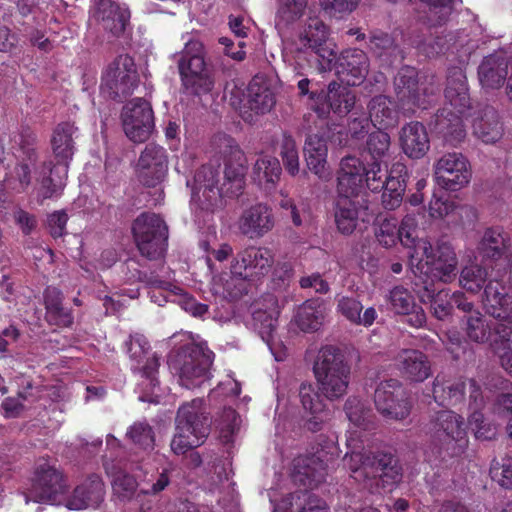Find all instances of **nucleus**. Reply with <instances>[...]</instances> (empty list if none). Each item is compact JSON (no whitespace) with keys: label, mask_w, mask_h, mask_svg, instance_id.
Instances as JSON below:
<instances>
[{"label":"nucleus","mask_w":512,"mask_h":512,"mask_svg":"<svg viewBox=\"0 0 512 512\" xmlns=\"http://www.w3.org/2000/svg\"><path fill=\"white\" fill-rule=\"evenodd\" d=\"M213 144L224 158V182L218 187L219 170L212 165L201 166L194 177L193 198L203 209L211 208L219 197H238L245 187L247 160L236 141L225 134L214 137Z\"/></svg>","instance_id":"f257e3e1"},{"label":"nucleus","mask_w":512,"mask_h":512,"mask_svg":"<svg viewBox=\"0 0 512 512\" xmlns=\"http://www.w3.org/2000/svg\"><path fill=\"white\" fill-rule=\"evenodd\" d=\"M453 78L455 87H450V144L465 138L467 124H471L474 134L483 142H496L502 135L498 113L493 108L477 112L471 106L462 67L453 72Z\"/></svg>","instance_id":"f03ea898"},{"label":"nucleus","mask_w":512,"mask_h":512,"mask_svg":"<svg viewBox=\"0 0 512 512\" xmlns=\"http://www.w3.org/2000/svg\"><path fill=\"white\" fill-rule=\"evenodd\" d=\"M346 452L343 462L351 471V477L374 493L381 486L391 490L401 479V467L397 459L390 453L378 452L376 454L362 453L351 448Z\"/></svg>","instance_id":"7ed1b4c3"},{"label":"nucleus","mask_w":512,"mask_h":512,"mask_svg":"<svg viewBox=\"0 0 512 512\" xmlns=\"http://www.w3.org/2000/svg\"><path fill=\"white\" fill-rule=\"evenodd\" d=\"M313 373L319 391L328 400L340 399L347 393L351 365L340 348L333 345L322 347L314 361Z\"/></svg>","instance_id":"20e7f679"},{"label":"nucleus","mask_w":512,"mask_h":512,"mask_svg":"<svg viewBox=\"0 0 512 512\" xmlns=\"http://www.w3.org/2000/svg\"><path fill=\"white\" fill-rule=\"evenodd\" d=\"M214 357L206 342L189 343L169 356L168 365L182 387L194 389L210 380Z\"/></svg>","instance_id":"39448f33"},{"label":"nucleus","mask_w":512,"mask_h":512,"mask_svg":"<svg viewBox=\"0 0 512 512\" xmlns=\"http://www.w3.org/2000/svg\"><path fill=\"white\" fill-rule=\"evenodd\" d=\"M175 422L176 434L170 447L176 455L185 454L200 446L209 435L210 423L203 400L200 398L181 405Z\"/></svg>","instance_id":"423d86ee"},{"label":"nucleus","mask_w":512,"mask_h":512,"mask_svg":"<svg viewBox=\"0 0 512 512\" xmlns=\"http://www.w3.org/2000/svg\"><path fill=\"white\" fill-rule=\"evenodd\" d=\"M507 303L508 298L497 287H487L485 309L498 321L494 326L491 348L502 368L512 376V307H508Z\"/></svg>","instance_id":"0eeeda50"},{"label":"nucleus","mask_w":512,"mask_h":512,"mask_svg":"<svg viewBox=\"0 0 512 512\" xmlns=\"http://www.w3.org/2000/svg\"><path fill=\"white\" fill-rule=\"evenodd\" d=\"M132 234L140 254L148 260L164 257L168 242V226L157 214L143 212L132 223Z\"/></svg>","instance_id":"6e6552de"},{"label":"nucleus","mask_w":512,"mask_h":512,"mask_svg":"<svg viewBox=\"0 0 512 512\" xmlns=\"http://www.w3.org/2000/svg\"><path fill=\"white\" fill-rule=\"evenodd\" d=\"M138 83L139 76L133 58L122 54L103 70L100 91L112 100L122 101L133 93Z\"/></svg>","instance_id":"1a4fd4ad"},{"label":"nucleus","mask_w":512,"mask_h":512,"mask_svg":"<svg viewBox=\"0 0 512 512\" xmlns=\"http://www.w3.org/2000/svg\"><path fill=\"white\" fill-rule=\"evenodd\" d=\"M274 256L265 247L248 246L233 257L230 265L232 275L242 277L249 284L257 283L272 270Z\"/></svg>","instance_id":"9d476101"},{"label":"nucleus","mask_w":512,"mask_h":512,"mask_svg":"<svg viewBox=\"0 0 512 512\" xmlns=\"http://www.w3.org/2000/svg\"><path fill=\"white\" fill-rule=\"evenodd\" d=\"M121 119L125 135L134 143L145 142L155 129L152 106L143 98H135L125 104Z\"/></svg>","instance_id":"9b49d317"},{"label":"nucleus","mask_w":512,"mask_h":512,"mask_svg":"<svg viewBox=\"0 0 512 512\" xmlns=\"http://www.w3.org/2000/svg\"><path fill=\"white\" fill-rule=\"evenodd\" d=\"M169 155L167 150L154 142L145 145L135 165V174L139 183L155 188L167 177Z\"/></svg>","instance_id":"f8f14e48"},{"label":"nucleus","mask_w":512,"mask_h":512,"mask_svg":"<svg viewBox=\"0 0 512 512\" xmlns=\"http://www.w3.org/2000/svg\"><path fill=\"white\" fill-rule=\"evenodd\" d=\"M125 352L131 361V370L149 381L151 388L159 384L160 357L152 352L151 346L142 334H131L124 342Z\"/></svg>","instance_id":"ddd939ff"},{"label":"nucleus","mask_w":512,"mask_h":512,"mask_svg":"<svg viewBox=\"0 0 512 512\" xmlns=\"http://www.w3.org/2000/svg\"><path fill=\"white\" fill-rule=\"evenodd\" d=\"M374 404L378 412L388 420H403L411 411L407 393L396 379L385 380L377 385Z\"/></svg>","instance_id":"4468645a"},{"label":"nucleus","mask_w":512,"mask_h":512,"mask_svg":"<svg viewBox=\"0 0 512 512\" xmlns=\"http://www.w3.org/2000/svg\"><path fill=\"white\" fill-rule=\"evenodd\" d=\"M310 99L314 101L313 110L320 118H327L332 111L338 116H346L356 103L355 93L347 86L335 81L329 83L327 91H312Z\"/></svg>","instance_id":"2eb2a0df"},{"label":"nucleus","mask_w":512,"mask_h":512,"mask_svg":"<svg viewBox=\"0 0 512 512\" xmlns=\"http://www.w3.org/2000/svg\"><path fill=\"white\" fill-rule=\"evenodd\" d=\"M394 90L399 109L405 115L414 114L416 108L426 109L430 101L426 90L420 92L417 70L410 66L402 67L394 78Z\"/></svg>","instance_id":"dca6fc26"},{"label":"nucleus","mask_w":512,"mask_h":512,"mask_svg":"<svg viewBox=\"0 0 512 512\" xmlns=\"http://www.w3.org/2000/svg\"><path fill=\"white\" fill-rule=\"evenodd\" d=\"M66 491L62 473L48 463L39 464L36 468L31 487L26 495V502L53 504L57 496Z\"/></svg>","instance_id":"f3484780"},{"label":"nucleus","mask_w":512,"mask_h":512,"mask_svg":"<svg viewBox=\"0 0 512 512\" xmlns=\"http://www.w3.org/2000/svg\"><path fill=\"white\" fill-rule=\"evenodd\" d=\"M328 62V69H334L338 78L347 86L361 84L369 70V60L364 51L360 49L344 50L337 58L333 54Z\"/></svg>","instance_id":"a211bd4d"},{"label":"nucleus","mask_w":512,"mask_h":512,"mask_svg":"<svg viewBox=\"0 0 512 512\" xmlns=\"http://www.w3.org/2000/svg\"><path fill=\"white\" fill-rule=\"evenodd\" d=\"M328 37V29L325 23L318 17H309L294 42V52L300 59L302 54L311 51L329 63L333 59V50L324 47Z\"/></svg>","instance_id":"6ab92c4d"},{"label":"nucleus","mask_w":512,"mask_h":512,"mask_svg":"<svg viewBox=\"0 0 512 512\" xmlns=\"http://www.w3.org/2000/svg\"><path fill=\"white\" fill-rule=\"evenodd\" d=\"M327 459L322 452L302 455L294 459L292 480L294 484L308 489H314L324 482L327 475Z\"/></svg>","instance_id":"aec40b11"},{"label":"nucleus","mask_w":512,"mask_h":512,"mask_svg":"<svg viewBox=\"0 0 512 512\" xmlns=\"http://www.w3.org/2000/svg\"><path fill=\"white\" fill-rule=\"evenodd\" d=\"M274 225L273 211L263 203H257L245 209L237 222L240 233L249 239L263 237L273 229Z\"/></svg>","instance_id":"412c9836"},{"label":"nucleus","mask_w":512,"mask_h":512,"mask_svg":"<svg viewBox=\"0 0 512 512\" xmlns=\"http://www.w3.org/2000/svg\"><path fill=\"white\" fill-rule=\"evenodd\" d=\"M182 40L184 41L183 49L173 55L180 80L210 66L205 59V47L199 39L187 33L182 36Z\"/></svg>","instance_id":"4be33fe9"},{"label":"nucleus","mask_w":512,"mask_h":512,"mask_svg":"<svg viewBox=\"0 0 512 512\" xmlns=\"http://www.w3.org/2000/svg\"><path fill=\"white\" fill-rule=\"evenodd\" d=\"M491 266H493L490 263H487L485 261V267L482 268L478 265H471L468 267H465L460 275V284L461 286L470 292H478L482 288L486 278L489 276L490 281L488 285L485 287L487 289L488 286L493 285V287H497L498 290L503 293L508 298L507 306L511 307L510 304L512 303L511 297L506 293L505 288L499 283L500 280L503 279L504 275L506 274L505 269L501 271L500 269H495L492 271ZM485 299H486V290H484V299L483 304L485 305Z\"/></svg>","instance_id":"5701e85b"},{"label":"nucleus","mask_w":512,"mask_h":512,"mask_svg":"<svg viewBox=\"0 0 512 512\" xmlns=\"http://www.w3.org/2000/svg\"><path fill=\"white\" fill-rule=\"evenodd\" d=\"M95 17L104 30L114 36H120L130 19L129 10L116 0H94Z\"/></svg>","instance_id":"b1692460"},{"label":"nucleus","mask_w":512,"mask_h":512,"mask_svg":"<svg viewBox=\"0 0 512 512\" xmlns=\"http://www.w3.org/2000/svg\"><path fill=\"white\" fill-rule=\"evenodd\" d=\"M78 137V128L74 123L65 121L59 123L52 133L51 145L61 171L67 174L68 161L72 159L75 151V139Z\"/></svg>","instance_id":"393cba45"},{"label":"nucleus","mask_w":512,"mask_h":512,"mask_svg":"<svg viewBox=\"0 0 512 512\" xmlns=\"http://www.w3.org/2000/svg\"><path fill=\"white\" fill-rule=\"evenodd\" d=\"M327 142L318 134L309 135L304 145V157L308 169L320 180L328 181L332 174L327 163Z\"/></svg>","instance_id":"a878e982"},{"label":"nucleus","mask_w":512,"mask_h":512,"mask_svg":"<svg viewBox=\"0 0 512 512\" xmlns=\"http://www.w3.org/2000/svg\"><path fill=\"white\" fill-rule=\"evenodd\" d=\"M433 397L436 407L432 406L434 415L431 419L430 432L436 444L444 443L448 439V411H447V395L444 378L437 376L433 383Z\"/></svg>","instance_id":"bb28decb"},{"label":"nucleus","mask_w":512,"mask_h":512,"mask_svg":"<svg viewBox=\"0 0 512 512\" xmlns=\"http://www.w3.org/2000/svg\"><path fill=\"white\" fill-rule=\"evenodd\" d=\"M448 159L441 158L435 165L432 199L429 203V216L442 220L448 215Z\"/></svg>","instance_id":"cd10ccee"},{"label":"nucleus","mask_w":512,"mask_h":512,"mask_svg":"<svg viewBox=\"0 0 512 512\" xmlns=\"http://www.w3.org/2000/svg\"><path fill=\"white\" fill-rule=\"evenodd\" d=\"M45 319L50 325L62 328L71 327L74 323L72 310L63 304L64 295L60 289L48 286L43 292Z\"/></svg>","instance_id":"c85d7f7f"},{"label":"nucleus","mask_w":512,"mask_h":512,"mask_svg":"<svg viewBox=\"0 0 512 512\" xmlns=\"http://www.w3.org/2000/svg\"><path fill=\"white\" fill-rule=\"evenodd\" d=\"M400 144L403 152L412 159L422 158L430 148V140L425 126L413 121L401 128Z\"/></svg>","instance_id":"c756f323"},{"label":"nucleus","mask_w":512,"mask_h":512,"mask_svg":"<svg viewBox=\"0 0 512 512\" xmlns=\"http://www.w3.org/2000/svg\"><path fill=\"white\" fill-rule=\"evenodd\" d=\"M508 246V237L501 228L487 229L482 237L479 250L486 261L493 263L492 271L496 268L502 271L507 259L502 258Z\"/></svg>","instance_id":"7c9ffc66"},{"label":"nucleus","mask_w":512,"mask_h":512,"mask_svg":"<svg viewBox=\"0 0 512 512\" xmlns=\"http://www.w3.org/2000/svg\"><path fill=\"white\" fill-rule=\"evenodd\" d=\"M397 365L401 373L411 381L422 382L431 374L427 356L418 350L401 351L397 356Z\"/></svg>","instance_id":"2f4dec72"},{"label":"nucleus","mask_w":512,"mask_h":512,"mask_svg":"<svg viewBox=\"0 0 512 512\" xmlns=\"http://www.w3.org/2000/svg\"><path fill=\"white\" fill-rule=\"evenodd\" d=\"M137 469L141 472V491L150 495L162 492L170 484L175 470L171 464L154 466L148 463Z\"/></svg>","instance_id":"473e14b6"},{"label":"nucleus","mask_w":512,"mask_h":512,"mask_svg":"<svg viewBox=\"0 0 512 512\" xmlns=\"http://www.w3.org/2000/svg\"><path fill=\"white\" fill-rule=\"evenodd\" d=\"M363 310V305L355 297L341 296L337 299L336 311L348 322L356 326L370 327L377 319V312L374 307Z\"/></svg>","instance_id":"72a5a7b5"},{"label":"nucleus","mask_w":512,"mask_h":512,"mask_svg":"<svg viewBox=\"0 0 512 512\" xmlns=\"http://www.w3.org/2000/svg\"><path fill=\"white\" fill-rule=\"evenodd\" d=\"M103 494L102 480L100 477L93 475L75 488L72 497L67 502V508L70 510H80L97 504L102 500Z\"/></svg>","instance_id":"f704fd0d"},{"label":"nucleus","mask_w":512,"mask_h":512,"mask_svg":"<svg viewBox=\"0 0 512 512\" xmlns=\"http://www.w3.org/2000/svg\"><path fill=\"white\" fill-rule=\"evenodd\" d=\"M404 170L405 166L403 164H394L389 176L385 178L382 189V205L386 210H395L403 201L406 183L401 173Z\"/></svg>","instance_id":"c9c22d12"},{"label":"nucleus","mask_w":512,"mask_h":512,"mask_svg":"<svg viewBox=\"0 0 512 512\" xmlns=\"http://www.w3.org/2000/svg\"><path fill=\"white\" fill-rule=\"evenodd\" d=\"M368 112L371 123L380 130L394 127L398 123L397 111L385 95L373 97L368 104Z\"/></svg>","instance_id":"e433bc0d"},{"label":"nucleus","mask_w":512,"mask_h":512,"mask_svg":"<svg viewBox=\"0 0 512 512\" xmlns=\"http://www.w3.org/2000/svg\"><path fill=\"white\" fill-rule=\"evenodd\" d=\"M483 87L498 88L507 75V61L502 54H493L484 58L478 70Z\"/></svg>","instance_id":"4c0bfd02"},{"label":"nucleus","mask_w":512,"mask_h":512,"mask_svg":"<svg viewBox=\"0 0 512 512\" xmlns=\"http://www.w3.org/2000/svg\"><path fill=\"white\" fill-rule=\"evenodd\" d=\"M250 284L238 277L230 274L214 276L211 282V291L214 295L223 299L234 301L240 299L248 293Z\"/></svg>","instance_id":"58836bf2"},{"label":"nucleus","mask_w":512,"mask_h":512,"mask_svg":"<svg viewBox=\"0 0 512 512\" xmlns=\"http://www.w3.org/2000/svg\"><path fill=\"white\" fill-rule=\"evenodd\" d=\"M358 207L349 197H337L334 203V219L337 230L351 235L358 225Z\"/></svg>","instance_id":"ea45409f"},{"label":"nucleus","mask_w":512,"mask_h":512,"mask_svg":"<svg viewBox=\"0 0 512 512\" xmlns=\"http://www.w3.org/2000/svg\"><path fill=\"white\" fill-rule=\"evenodd\" d=\"M248 108L256 114H265L275 105V96L265 84L253 79L248 86Z\"/></svg>","instance_id":"a19ab883"},{"label":"nucleus","mask_w":512,"mask_h":512,"mask_svg":"<svg viewBox=\"0 0 512 512\" xmlns=\"http://www.w3.org/2000/svg\"><path fill=\"white\" fill-rule=\"evenodd\" d=\"M215 86V75L211 66L194 72L181 80L183 92L190 96L200 97L209 94Z\"/></svg>","instance_id":"79ce46f5"},{"label":"nucleus","mask_w":512,"mask_h":512,"mask_svg":"<svg viewBox=\"0 0 512 512\" xmlns=\"http://www.w3.org/2000/svg\"><path fill=\"white\" fill-rule=\"evenodd\" d=\"M59 172H62L60 164L53 165L51 161L42 164L40 185L37 190V197L41 203L46 199L52 198L62 190L64 186L63 178L60 176L57 178L53 177V175Z\"/></svg>","instance_id":"37998d69"},{"label":"nucleus","mask_w":512,"mask_h":512,"mask_svg":"<svg viewBox=\"0 0 512 512\" xmlns=\"http://www.w3.org/2000/svg\"><path fill=\"white\" fill-rule=\"evenodd\" d=\"M279 160L271 156L257 159L253 168V178L260 186L271 189L279 181L281 175Z\"/></svg>","instance_id":"c03bdc74"},{"label":"nucleus","mask_w":512,"mask_h":512,"mask_svg":"<svg viewBox=\"0 0 512 512\" xmlns=\"http://www.w3.org/2000/svg\"><path fill=\"white\" fill-rule=\"evenodd\" d=\"M269 303L272 306L269 310L257 309L253 312V326L262 340L267 344L272 340L279 314L276 307V300L273 297L269 299Z\"/></svg>","instance_id":"a18cd8bd"},{"label":"nucleus","mask_w":512,"mask_h":512,"mask_svg":"<svg viewBox=\"0 0 512 512\" xmlns=\"http://www.w3.org/2000/svg\"><path fill=\"white\" fill-rule=\"evenodd\" d=\"M324 310L321 304L307 300L298 309L296 323L304 332L317 331L323 324Z\"/></svg>","instance_id":"49530a36"},{"label":"nucleus","mask_w":512,"mask_h":512,"mask_svg":"<svg viewBox=\"0 0 512 512\" xmlns=\"http://www.w3.org/2000/svg\"><path fill=\"white\" fill-rule=\"evenodd\" d=\"M21 137L27 138L26 144H22L27 161H23L15 167V176L19 182V191H24L31 184V165H34L37 160L35 149L30 147L35 142L36 136L29 129H26Z\"/></svg>","instance_id":"de8ad7c7"},{"label":"nucleus","mask_w":512,"mask_h":512,"mask_svg":"<svg viewBox=\"0 0 512 512\" xmlns=\"http://www.w3.org/2000/svg\"><path fill=\"white\" fill-rule=\"evenodd\" d=\"M418 218H424L423 209L417 212H408L398 227L400 242L407 248H417L420 244Z\"/></svg>","instance_id":"09e8293b"},{"label":"nucleus","mask_w":512,"mask_h":512,"mask_svg":"<svg viewBox=\"0 0 512 512\" xmlns=\"http://www.w3.org/2000/svg\"><path fill=\"white\" fill-rule=\"evenodd\" d=\"M471 178V170L466 158L457 153H450V191L466 186Z\"/></svg>","instance_id":"8fccbe9b"},{"label":"nucleus","mask_w":512,"mask_h":512,"mask_svg":"<svg viewBox=\"0 0 512 512\" xmlns=\"http://www.w3.org/2000/svg\"><path fill=\"white\" fill-rule=\"evenodd\" d=\"M279 155L286 171L295 176L299 173V153L294 138L284 132L279 144Z\"/></svg>","instance_id":"3c124183"},{"label":"nucleus","mask_w":512,"mask_h":512,"mask_svg":"<svg viewBox=\"0 0 512 512\" xmlns=\"http://www.w3.org/2000/svg\"><path fill=\"white\" fill-rule=\"evenodd\" d=\"M216 427L219 430V436L223 443L228 444L233 441V436L239 428V416L237 412L228 407L224 408L215 419Z\"/></svg>","instance_id":"603ef678"},{"label":"nucleus","mask_w":512,"mask_h":512,"mask_svg":"<svg viewBox=\"0 0 512 512\" xmlns=\"http://www.w3.org/2000/svg\"><path fill=\"white\" fill-rule=\"evenodd\" d=\"M138 465L130 464L128 467H113L112 477L113 485L116 488H122L125 492H133L137 486V479L141 481V472L137 469Z\"/></svg>","instance_id":"864d4df0"},{"label":"nucleus","mask_w":512,"mask_h":512,"mask_svg":"<svg viewBox=\"0 0 512 512\" xmlns=\"http://www.w3.org/2000/svg\"><path fill=\"white\" fill-rule=\"evenodd\" d=\"M292 505L296 512H329L326 502L307 489L292 494Z\"/></svg>","instance_id":"5fc2aeb1"},{"label":"nucleus","mask_w":512,"mask_h":512,"mask_svg":"<svg viewBox=\"0 0 512 512\" xmlns=\"http://www.w3.org/2000/svg\"><path fill=\"white\" fill-rule=\"evenodd\" d=\"M126 436L140 448L152 450L155 445V435L153 428L146 421L135 422L131 425Z\"/></svg>","instance_id":"6e6d98bb"},{"label":"nucleus","mask_w":512,"mask_h":512,"mask_svg":"<svg viewBox=\"0 0 512 512\" xmlns=\"http://www.w3.org/2000/svg\"><path fill=\"white\" fill-rule=\"evenodd\" d=\"M369 49L377 57H386L387 59L394 56L398 50L394 39L382 31H374L370 34Z\"/></svg>","instance_id":"4d7b16f0"},{"label":"nucleus","mask_w":512,"mask_h":512,"mask_svg":"<svg viewBox=\"0 0 512 512\" xmlns=\"http://www.w3.org/2000/svg\"><path fill=\"white\" fill-rule=\"evenodd\" d=\"M388 301L392 310L397 314H409L416 307L413 295L403 286H395L391 289Z\"/></svg>","instance_id":"13d9d810"},{"label":"nucleus","mask_w":512,"mask_h":512,"mask_svg":"<svg viewBox=\"0 0 512 512\" xmlns=\"http://www.w3.org/2000/svg\"><path fill=\"white\" fill-rule=\"evenodd\" d=\"M390 136L383 130L373 132L367 140V150L375 161L382 163L390 149Z\"/></svg>","instance_id":"bf43d9fd"},{"label":"nucleus","mask_w":512,"mask_h":512,"mask_svg":"<svg viewBox=\"0 0 512 512\" xmlns=\"http://www.w3.org/2000/svg\"><path fill=\"white\" fill-rule=\"evenodd\" d=\"M306 6V2L298 0H279L277 17L284 24H291L303 15Z\"/></svg>","instance_id":"052dcab7"},{"label":"nucleus","mask_w":512,"mask_h":512,"mask_svg":"<svg viewBox=\"0 0 512 512\" xmlns=\"http://www.w3.org/2000/svg\"><path fill=\"white\" fill-rule=\"evenodd\" d=\"M348 419L356 426L364 427L370 416V409L357 397H349L344 405Z\"/></svg>","instance_id":"680f3d73"},{"label":"nucleus","mask_w":512,"mask_h":512,"mask_svg":"<svg viewBox=\"0 0 512 512\" xmlns=\"http://www.w3.org/2000/svg\"><path fill=\"white\" fill-rule=\"evenodd\" d=\"M490 475L501 487L512 488V458L494 461L490 468Z\"/></svg>","instance_id":"e2e57ef3"},{"label":"nucleus","mask_w":512,"mask_h":512,"mask_svg":"<svg viewBox=\"0 0 512 512\" xmlns=\"http://www.w3.org/2000/svg\"><path fill=\"white\" fill-rule=\"evenodd\" d=\"M466 333L470 340L482 343L488 339V329L479 312H472L466 318Z\"/></svg>","instance_id":"0e129e2a"},{"label":"nucleus","mask_w":512,"mask_h":512,"mask_svg":"<svg viewBox=\"0 0 512 512\" xmlns=\"http://www.w3.org/2000/svg\"><path fill=\"white\" fill-rule=\"evenodd\" d=\"M299 398L305 411H320L326 406L321 400L319 394L315 391L313 385L308 382L301 383L299 387Z\"/></svg>","instance_id":"69168bd1"},{"label":"nucleus","mask_w":512,"mask_h":512,"mask_svg":"<svg viewBox=\"0 0 512 512\" xmlns=\"http://www.w3.org/2000/svg\"><path fill=\"white\" fill-rule=\"evenodd\" d=\"M363 183L364 178L339 173L337 197H349L352 199V197L358 195L360 189L363 187Z\"/></svg>","instance_id":"338daca9"},{"label":"nucleus","mask_w":512,"mask_h":512,"mask_svg":"<svg viewBox=\"0 0 512 512\" xmlns=\"http://www.w3.org/2000/svg\"><path fill=\"white\" fill-rule=\"evenodd\" d=\"M375 236L378 242L388 248L399 240L400 241V233L397 225L390 220H384L379 227L375 231Z\"/></svg>","instance_id":"774afa93"}]
</instances>
